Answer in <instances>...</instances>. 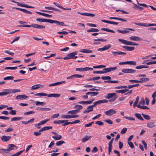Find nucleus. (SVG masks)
I'll list each match as a JSON object with an SVG mask.
<instances>
[{
    "label": "nucleus",
    "mask_w": 156,
    "mask_h": 156,
    "mask_svg": "<svg viewBox=\"0 0 156 156\" xmlns=\"http://www.w3.org/2000/svg\"><path fill=\"white\" fill-rule=\"evenodd\" d=\"M101 78L104 80H110L111 79V77L109 76H102L101 77Z\"/></svg>",
    "instance_id": "54"
},
{
    "label": "nucleus",
    "mask_w": 156,
    "mask_h": 156,
    "mask_svg": "<svg viewBox=\"0 0 156 156\" xmlns=\"http://www.w3.org/2000/svg\"><path fill=\"white\" fill-rule=\"evenodd\" d=\"M23 119V118L21 117H14L11 119V121H16L19 120Z\"/></svg>",
    "instance_id": "40"
},
{
    "label": "nucleus",
    "mask_w": 156,
    "mask_h": 156,
    "mask_svg": "<svg viewBox=\"0 0 156 156\" xmlns=\"http://www.w3.org/2000/svg\"><path fill=\"white\" fill-rule=\"evenodd\" d=\"M112 140H111L109 142L108 144V154H109L111 152L112 149V144L113 142Z\"/></svg>",
    "instance_id": "15"
},
{
    "label": "nucleus",
    "mask_w": 156,
    "mask_h": 156,
    "mask_svg": "<svg viewBox=\"0 0 156 156\" xmlns=\"http://www.w3.org/2000/svg\"><path fill=\"white\" fill-rule=\"evenodd\" d=\"M32 27L34 28H37L38 29H44L45 28V26H44L39 25L38 24H32Z\"/></svg>",
    "instance_id": "8"
},
{
    "label": "nucleus",
    "mask_w": 156,
    "mask_h": 156,
    "mask_svg": "<svg viewBox=\"0 0 156 156\" xmlns=\"http://www.w3.org/2000/svg\"><path fill=\"white\" fill-rule=\"evenodd\" d=\"M142 115L145 119L147 120H149L150 119V117L149 115L143 113H142Z\"/></svg>",
    "instance_id": "43"
},
{
    "label": "nucleus",
    "mask_w": 156,
    "mask_h": 156,
    "mask_svg": "<svg viewBox=\"0 0 156 156\" xmlns=\"http://www.w3.org/2000/svg\"><path fill=\"white\" fill-rule=\"evenodd\" d=\"M59 115L58 113L53 114L51 118V119H53L55 118H57L59 116Z\"/></svg>",
    "instance_id": "58"
},
{
    "label": "nucleus",
    "mask_w": 156,
    "mask_h": 156,
    "mask_svg": "<svg viewBox=\"0 0 156 156\" xmlns=\"http://www.w3.org/2000/svg\"><path fill=\"white\" fill-rule=\"evenodd\" d=\"M105 98L107 99L111 98L109 100L110 102L114 101L117 98L116 94L113 93L108 94L105 96Z\"/></svg>",
    "instance_id": "1"
},
{
    "label": "nucleus",
    "mask_w": 156,
    "mask_h": 156,
    "mask_svg": "<svg viewBox=\"0 0 156 156\" xmlns=\"http://www.w3.org/2000/svg\"><path fill=\"white\" fill-rule=\"evenodd\" d=\"M24 151V150L22 151H21L14 154L11 155V156H19V155L21 154Z\"/></svg>",
    "instance_id": "45"
},
{
    "label": "nucleus",
    "mask_w": 156,
    "mask_h": 156,
    "mask_svg": "<svg viewBox=\"0 0 156 156\" xmlns=\"http://www.w3.org/2000/svg\"><path fill=\"white\" fill-rule=\"evenodd\" d=\"M27 97L28 96L25 94L19 95L16 96V99L17 100H23L27 98Z\"/></svg>",
    "instance_id": "5"
},
{
    "label": "nucleus",
    "mask_w": 156,
    "mask_h": 156,
    "mask_svg": "<svg viewBox=\"0 0 156 156\" xmlns=\"http://www.w3.org/2000/svg\"><path fill=\"white\" fill-rule=\"evenodd\" d=\"M106 67V66L105 65H100L99 66H93V68H94L95 69H97V68H104Z\"/></svg>",
    "instance_id": "52"
},
{
    "label": "nucleus",
    "mask_w": 156,
    "mask_h": 156,
    "mask_svg": "<svg viewBox=\"0 0 156 156\" xmlns=\"http://www.w3.org/2000/svg\"><path fill=\"white\" fill-rule=\"evenodd\" d=\"M65 142L63 140L59 141L56 142V144L57 146H60L62 144H65Z\"/></svg>",
    "instance_id": "34"
},
{
    "label": "nucleus",
    "mask_w": 156,
    "mask_h": 156,
    "mask_svg": "<svg viewBox=\"0 0 156 156\" xmlns=\"http://www.w3.org/2000/svg\"><path fill=\"white\" fill-rule=\"evenodd\" d=\"M147 126L148 127L150 128H153L156 126V125H155L154 122H148L147 123Z\"/></svg>",
    "instance_id": "16"
},
{
    "label": "nucleus",
    "mask_w": 156,
    "mask_h": 156,
    "mask_svg": "<svg viewBox=\"0 0 156 156\" xmlns=\"http://www.w3.org/2000/svg\"><path fill=\"white\" fill-rule=\"evenodd\" d=\"M14 79V77L12 76H8L4 78V80H13Z\"/></svg>",
    "instance_id": "51"
},
{
    "label": "nucleus",
    "mask_w": 156,
    "mask_h": 156,
    "mask_svg": "<svg viewBox=\"0 0 156 156\" xmlns=\"http://www.w3.org/2000/svg\"><path fill=\"white\" fill-rule=\"evenodd\" d=\"M78 112L77 111V110H73L70 111L68 112L67 113L69 114H75L77 113Z\"/></svg>",
    "instance_id": "41"
},
{
    "label": "nucleus",
    "mask_w": 156,
    "mask_h": 156,
    "mask_svg": "<svg viewBox=\"0 0 156 156\" xmlns=\"http://www.w3.org/2000/svg\"><path fill=\"white\" fill-rule=\"evenodd\" d=\"M17 66L15 67H5V69H11V70H14L17 69Z\"/></svg>",
    "instance_id": "46"
},
{
    "label": "nucleus",
    "mask_w": 156,
    "mask_h": 156,
    "mask_svg": "<svg viewBox=\"0 0 156 156\" xmlns=\"http://www.w3.org/2000/svg\"><path fill=\"white\" fill-rule=\"evenodd\" d=\"M6 91H7V92H9V94L10 93H15L16 92L20 91V90L18 89L6 90Z\"/></svg>",
    "instance_id": "18"
},
{
    "label": "nucleus",
    "mask_w": 156,
    "mask_h": 156,
    "mask_svg": "<svg viewBox=\"0 0 156 156\" xmlns=\"http://www.w3.org/2000/svg\"><path fill=\"white\" fill-rule=\"evenodd\" d=\"M145 104V101L144 98L142 99L140 101L139 105H144Z\"/></svg>",
    "instance_id": "63"
},
{
    "label": "nucleus",
    "mask_w": 156,
    "mask_h": 156,
    "mask_svg": "<svg viewBox=\"0 0 156 156\" xmlns=\"http://www.w3.org/2000/svg\"><path fill=\"white\" fill-rule=\"evenodd\" d=\"M93 108L92 107L91 108L90 107H89V106L87 108V109L83 112V113H89V112L93 111Z\"/></svg>",
    "instance_id": "19"
},
{
    "label": "nucleus",
    "mask_w": 156,
    "mask_h": 156,
    "mask_svg": "<svg viewBox=\"0 0 156 156\" xmlns=\"http://www.w3.org/2000/svg\"><path fill=\"white\" fill-rule=\"evenodd\" d=\"M111 47V45L110 44H109L108 45H106L104 46V47H103V48H104V50L105 51Z\"/></svg>",
    "instance_id": "64"
},
{
    "label": "nucleus",
    "mask_w": 156,
    "mask_h": 156,
    "mask_svg": "<svg viewBox=\"0 0 156 156\" xmlns=\"http://www.w3.org/2000/svg\"><path fill=\"white\" fill-rule=\"evenodd\" d=\"M129 89H125L118 90V93H120L121 94H123L129 91Z\"/></svg>",
    "instance_id": "28"
},
{
    "label": "nucleus",
    "mask_w": 156,
    "mask_h": 156,
    "mask_svg": "<svg viewBox=\"0 0 156 156\" xmlns=\"http://www.w3.org/2000/svg\"><path fill=\"white\" fill-rule=\"evenodd\" d=\"M98 92H87L86 94L87 95H90L91 97L95 96L97 95L98 94Z\"/></svg>",
    "instance_id": "9"
},
{
    "label": "nucleus",
    "mask_w": 156,
    "mask_h": 156,
    "mask_svg": "<svg viewBox=\"0 0 156 156\" xmlns=\"http://www.w3.org/2000/svg\"><path fill=\"white\" fill-rule=\"evenodd\" d=\"M110 116L115 114L116 112V111L114 109H110Z\"/></svg>",
    "instance_id": "60"
},
{
    "label": "nucleus",
    "mask_w": 156,
    "mask_h": 156,
    "mask_svg": "<svg viewBox=\"0 0 156 156\" xmlns=\"http://www.w3.org/2000/svg\"><path fill=\"white\" fill-rule=\"evenodd\" d=\"M127 129L126 128H124L122 129L121 130V134H125L127 131Z\"/></svg>",
    "instance_id": "57"
},
{
    "label": "nucleus",
    "mask_w": 156,
    "mask_h": 156,
    "mask_svg": "<svg viewBox=\"0 0 156 156\" xmlns=\"http://www.w3.org/2000/svg\"><path fill=\"white\" fill-rule=\"evenodd\" d=\"M128 145L132 148H134V146L133 144L131 141H128Z\"/></svg>",
    "instance_id": "61"
},
{
    "label": "nucleus",
    "mask_w": 156,
    "mask_h": 156,
    "mask_svg": "<svg viewBox=\"0 0 156 156\" xmlns=\"http://www.w3.org/2000/svg\"><path fill=\"white\" fill-rule=\"evenodd\" d=\"M14 147L17 148V147H16L15 145L14 144H10L8 145V148L9 150V151H10L12 150Z\"/></svg>",
    "instance_id": "24"
},
{
    "label": "nucleus",
    "mask_w": 156,
    "mask_h": 156,
    "mask_svg": "<svg viewBox=\"0 0 156 156\" xmlns=\"http://www.w3.org/2000/svg\"><path fill=\"white\" fill-rule=\"evenodd\" d=\"M52 137L55 140H60L62 138V136L60 135H58L56 136H53Z\"/></svg>",
    "instance_id": "30"
},
{
    "label": "nucleus",
    "mask_w": 156,
    "mask_h": 156,
    "mask_svg": "<svg viewBox=\"0 0 156 156\" xmlns=\"http://www.w3.org/2000/svg\"><path fill=\"white\" fill-rule=\"evenodd\" d=\"M34 118H33L31 119L30 120L27 122L22 121V123L23 124H24L25 125H27L28 124L30 123L31 122H33L34 121Z\"/></svg>",
    "instance_id": "26"
},
{
    "label": "nucleus",
    "mask_w": 156,
    "mask_h": 156,
    "mask_svg": "<svg viewBox=\"0 0 156 156\" xmlns=\"http://www.w3.org/2000/svg\"><path fill=\"white\" fill-rule=\"evenodd\" d=\"M34 95L35 96H39L40 97L41 96H48V94L44 93H40L35 94Z\"/></svg>",
    "instance_id": "25"
},
{
    "label": "nucleus",
    "mask_w": 156,
    "mask_h": 156,
    "mask_svg": "<svg viewBox=\"0 0 156 156\" xmlns=\"http://www.w3.org/2000/svg\"><path fill=\"white\" fill-rule=\"evenodd\" d=\"M126 64L136 65V63L135 61H126Z\"/></svg>",
    "instance_id": "37"
},
{
    "label": "nucleus",
    "mask_w": 156,
    "mask_h": 156,
    "mask_svg": "<svg viewBox=\"0 0 156 156\" xmlns=\"http://www.w3.org/2000/svg\"><path fill=\"white\" fill-rule=\"evenodd\" d=\"M78 103L81 104L83 105H88L90 104L91 102H89V101H80L78 102Z\"/></svg>",
    "instance_id": "27"
},
{
    "label": "nucleus",
    "mask_w": 156,
    "mask_h": 156,
    "mask_svg": "<svg viewBox=\"0 0 156 156\" xmlns=\"http://www.w3.org/2000/svg\"><path fill=\"white\" fill-rule=\"evenodd\" d=\"M11 138L10 136H3L1 138V140L3 142H6Z\"/></svg>",
    "instance_id": "7"
},
{
    "label": "nucleus",
    "mask_w": 156,
    "mask_h": 156,
    "mask_svg": "<svg viewBox=\"0 0 156 156\" xmlns=\"http://www.w3.org/2000/svg\"><path fill=\"white\" fill-rule=\"evenodd\" d=\"M54 23L58 24L59 25L61 26H64V23L62 22H60L58 21L54 20Z\"/></svg>",
    "instance_id": "35"
},
{
    "label": "nucleus",
    "mask_w": 156,
    "mask_h": 156,
    "mask_svg": "<svg viewBox=\"0 0 156 156\" xmlns=\"http://www.w3.org/2000/svg\"><path fill=\"white\" fill-rule=\"evenodd\" d=\"M129 39L132 41H141L142 38L136 36H132L129 37Z\"/></svg>",
    "instance_id": "6"
},
{
    "label": "nucleus",
    "mask_w": 156,
    "mask_h": 156,
    "mask_svg": "<svg viewBox=\"0 0 156 156\" xmlns=\"http://www.w3.org/2000/svg\"><path fill=\"white\" fill-rule=\"evenodd\" d=\"M36 109L37 110H39L44 112L46 110L50 111L51 110V109L49 108H41L40 107H38L36 108Z\"/></svg>",
    "instance_id": "10"
},
{
    "label": "nucleus",
    "mask_w": 156,
    "mask_h": 156,
    "mask_svg": "<svg viewBox=\"0 0 156 156\" xmlns=\"http://www.w3.org/2000/svg\"><path fill=\"white\" fill-rule=\"evenodd\" d=\"M129 82L131 83H139V81L138 80H129Z\"/></svg>",
    "instance_id": "56"
},
{
    "label": "nucleus",
    "mask_w": 156,
    "mask_h": 156,
    "mask_svg": "<svg viewBox=\"0 0 156 156\" xmlns=\"http://www.w3.org/2000/svg\"><path fill=\"white\" fill-rule=\"evenodd\" d=\"M87 31V32L88 33L94 32H95L99 31V30L97 29L91 28L90 30H88Z\"/></svg>",
    "instance_id": "32"
},
{
    "label": "nucleus",
    "mask_w": 156,
    "mask_h": 156,
    "mask_svg": "<svg viewBox=\"0 0 156 156\" xmlns=\"http://www.w3.org/2000/svg\"><path fill=\"white\" fill-rule=\"evenodd\" d=\"M49 120H50L49 119H46L44 120L41 121L39 123H38L37 124H36V125H37L38 126H40V125L44 124H45L47 122L49 121Z\"/></svg>",
    "instance_id": "21"
},
{
    "label": "nucleus",
    "mask_w": 156,
    "mask_h": 156,
    "mask_svg": "<svg viewBox=\"0 0 156 156\" xmlns=\"http://www.w3.org/2000/svg\"><path fill=\"white\" fill-rule=\"evenodd\" d=\"M36 105H40L41 106L44 105H45V103L43 102H40L39 101H37L35 103Z\"/></svg>",
    "instance_id": "44"
},
{
    "label": "nucleus",
    "mask_w": 156,
    "mask_h": 156,
    "mask_svg": "<svg viewBox=\"0 0 156 156\" xmlns=\"http://www.w3.org/2000/svg\"><path fill=\"white\" fill-rule=\"evenodd\" d=\"M12 2L16 3L17 5L18 6H20L22 7H23V5L24 4H23L22 3H21L20 2H16L15 1H12Z\"/></svg>",
    "instance_id": "55"
},
{
    "label": "nucleus",
    "mask_w": 156,
    "mask_h": 156,
    "mask_svg": "<svg viewBox=\"0 0 156 156\" xmlns=\"http://www.w3.org/2000/svg\"><path fill=\"white\" fill-rule=\"evenodd\" d=\"M74 108H76V110L79 112L80 110L82 109L83 107L80 105H76L74 107Z\"/></svg>",
    "instance_id": "22"
},
{
    "label": "nucleus",
    "mask_w": 156,
    "mask_h": 156,
    "mask_svg": "<svg viewBox=\"0 0 156 156\" xmlns=\"http://www.w3.org/2000/svg\"><path fill=\"white\" fill-rule=\"evenodd\" d=\"M117 69L116 67H109L108 68H104L103 69V73H107L112 71L116 70Z\"/></svg>",
    "instance_id": "2"
},
{
    "label": "nucleus",
    "mask_w": 156,
    "mask_h": 156,
    "mask_svg": "<svg viewBox=\"0 0 156 156\" xmlns=\"http://www.w3.org/2000/svg\"><path fill=\"white\" fill-rule=\"evenodd\" d=\"M38 14L42 15L43 16H46L48 17L51 18L52 17V16L46 13H43L40 12H36Z\"/></svg>",
    "instance_id": "17"
},
{
    "label": "nucleus",
    "mask_w": 156,
    "mask_h": 156,
    "mask_svg": "<svg viewBox=\"0 0 156 156\" xmlns=\"http://www.w3.org/2000/svg\"><path fill=\"white\" fill-rule=\"evenodd\" d=\"M122 48H125L127 51H133L135 48L134 47H129L127 46H123Z\"/></svg>",
    "instance_id": "11"
},
{
    "label": "nucleus",
    "mask_w": 156,
    "mask_h": 156,
    "mask_svg": "<svg viewBox=\"0 0 156 156\" xmlns=\"http://www.w3.org/2000/svg\"><path fill=\"white\" fill-rule=\"evenodd\" d=\"M80 52H82L84 53H92L93 51L87 49H82L79 50Z\"/></svg>",
    "instance_id": "12"
},
{
    "label": "nucleus",
    "mask_w": 156,
    "mask_h": 156,
    "mask_svg": "<svg viewBox=\"0 0 156 156\" xmlns=\"http://www.w3.org/2000/svg\"><path fill=\"white\" fill-rule=\"evenodd\" d=\"M136 70L132 69H124L122 70V72L125 73H135Z\"/></svg>",
    "instance_id": "3"
},
{
    "label": "nucleus",
    "mask_w": 156,
    "mask_h": 156,
    "mask_svg": "<svg viewBox=\"0 0 156 156\" xmlns=\"http://www.w3.org/2000/svg\"><path fill=\"white\" fill-rule=\"evenodd\" d=\"M6 90H5L4 91L2 92H0V96H4L8 95L9 94V92H7L6 91Z\"/></svg>",
    "instance_id": "31"
},
{
    "label": "nucleus",
    "mask_w": 156,
    "mask_h": 156,
    "mask_svg": "<svg viewBox=\"0 0 156 156\" xmlns=\"http://www.w3.org/2000/svg\"><path fill=\"white\" fill-rule=\"evenodd\" d=\"M74 77L75 78H80L83 77L84 76L80 74H74Z\"/></svg>",
    "instance_id": "59"
},
{
    "label": "nucleus",
    "mask_w": 156,
    "mask_h": 156,
    "mask_svg": "<svg viewBox=\"0 0 156 156\" xmlns=\"http://www.w3.org/2000/svg\"><path fill=\"white\" fill-rule=\"evenodd\" d=\"M13 130V129L12 128L9 127L5 130V132H8L12 131Z\"/></svg>",
    "instance_id": "62"
},
{
    "label": "nucleus",
    "mask_w": 156,
    "mask_h": 156,
    "mask_svg": "<svg viewBox=\"0 0 156 156\" xmlns=\"http://www.w3.org/2000/svg\"><path fill=\"white\" fill-rule=\"evenodd\" d=\"M135 24L136 25H138V26L145 27H147V23H135Z\"/></svg>",
    "instance_id": "29"
},
{
    "label": "nucleus",
    "mask_w": 156,
    "mask_h": 156,
    "mask_svg": "<svg viewBox=\"0 0 156 156\" xmlns=\"http://www.w3.org/2000/svg\"><path fill=\"white\" fill-rule=\"evenodd\" d=\"M135 116L137 118L141 120L144 121V119L141 115L139 113H136L135 114Z\"/></svg>",
    "instance_id": "20"
},
{
    "label": "nucleus",
    "mask_w": 156,
    "mask_h": 156,
    "mask_svg": "<svg viewBox=\"0 0 156 156\" xmlns=\"http://www.w3.org/2000/svg\"><path fill=\"white\" fill-rule=\"evenodd\" d=\"M91 137V136H86L84 137L83 138L81 139V141L83 143H84L90 139Z\"/></svg>",
    "instance_id": "13"
},
{
    "label": "nucleus",
    "mask_w": 156,
    "mask_h": 156,
    "mask_svg": "<svg viewBox=\"0 0 156 156\" xmlns=\"http://www.w3.org/2000/svg\"><path fill=\"white\" fill-rule=\"evenodd\" d=\"M118 40L124 44L126 45L127 44V41L126 40L119 39Z\"/></svg>",
    "instance_id": "48"
},
{
    "label": "nucleus",
    "mask_w": 156,
    "mask_h": 156,
    "mask_svg": "<svg viewBox=\"0 0 156 156\" xmlns=\"http://www.w3.org/2000/svg\"><path fill=\"white\" fill-rule=\"evenodd\" d=\"M140 85V84L138 83H136L132 85H128V89H131L134 87H136Z\"/></svg>",
    "instance_id": "36"
},
{
    "label": "nucleus",
    "mask_w": 156,
    "mask_h": 156,
    "mask_svg": "<svg viewBox=\"0 0 156 156\" xmlns=\"http://www.w3.org/2000/svg\"><path fill=\"white\" fill-rule=\"evenodd\" d=\"M40 84H36L32 86L31 90H36L40 88Z\"/></svg>",
    "instance_id": "33"
},
{
    "label": "nucleus",
    "mask_w": 156,
    "mask_h": 156,
    "mask_svg": "<svg viewBox=\"0 0 156 156\" xmlns=\"http://www.w3.org/2000/svg\"><path fill=\"white\" fill-rule=\"evenodd\" d=\"M62 119H70L72 118L71 115H63L61 116Z\"/></svg>",
    "instance_id": "39"
},
{
    "label": "nucleus",
    "mask_w": 156,
    "mask_h": 156,
    "mask_svg": "<svg viewBox=\"0 0 156 156\" xmlns=\"http://www.w3.org/2000/svg\"><path fill=\"white\" fill-rule=\"evenodd\" d=\"M139 97L138 96H137L136 98V101L134 102L133 105V106L134 108H135L136 106L137 105V103H138L139 100Z\"/></svg>",
    "instance_id": "38"
},
{
    "label": "nucleus",
    "mask_w": 156,
    "mask_h": 156,
    "mask_svg": "<svg viewBox=\"0 0 156 156\" xmlns=\"http://www.w3.org/2000/svg\"><path fill=\"white\" fill-rule=\"evenodd\" d=\"M127 45H133V46H138L139 44H138L134 42L129 41H127Z\"/></svg>",
    "instance_id": "23"
},
{
    "label": "nucleus",
    "mask_w": 156,
    "mask_h": 156,
    "mask_svg": "<svg viewBox=\"0 0 156 156\" xmlns=\"http://www.w3.org/2000/svg\"><path fill=\"white\" fill-rule=\"evenodd\" d=\"M118 32L123 34H126L129 32V31L126 30H118Z\"/></svg>",
    "instance_id": "53"
},
{
    "label": "nucleus",
    "mask_w": 156,
    "mask_h": 156,
    "mask_svg": "<svg viewBox=\"0 0 156 156\" xmlns=\"http://www.w3.org/2000/svg\"><path fill=\"white\" fill-rule=\"evenodd\" d=\"M64 122L62 120L55 121L53 122V123L57 124H62L64 123Z\"/></svg>",
    "instance_id": "50"
},
{
    "label": "nucleus",
    "mask_w": 156,
    "mask_h": 156,
    "mask_svg": "<svg viewBox=\"0 0 156 156\" xmlns=\"http://www.w3.org/2000/svg\"><path fill=\"white\" fill-rule=\"evenodd\" d=\"M137 107L139 108H140L141 109H149V108L147 106H140V105H138L137 106Z\"/></svg>",
    "instance_id": "42"
},
{
    "label": "nucleus",
    "mask_w": 156,
    "mask_h": 156,
    "mask_svg": "<svg viewBox=\"0 0 156 156\" xmlns=\"http://www.w3.org/2000/svg\"><path fill=\"white\" fill-rule=\"evenodd\" d=\"M54 20H52L51 19H44V22H48L51 23H54Z\"/></svg>",
    "instance_id": "47"
},
{
    "label": "nucleus",
    "mask_w": 156,
    "mask_h": 156,
    "mask_svg": "<svg viewBox=\"0 0 156 156\" xmlns=\"http://www.w3.org/2000/svg\"><path fill=\"white\" fill-rule=\"evenodd\" d=\"M149 80V79L147 78H141L138 81L139 82V83H143L144 82L148 81Z\"/></svg>",
    "instance_id": "14"
},
{
    "label": "nucleus",
    "mask_w": 156,
    "mask_h": 156,
    "mask_svg": "<svg viewBox=\"0 0 156 156\" xmlns=\"http://www.w3.org/2000/svg\"><path fill=\"white\" fill-rule=\"evenodd\" d=\"M77 51H75L71 53H69L67 55L68 56H69L70 58H77V56H75V55L77 54Z\"/></svg>",
    "instance_id": "4"
},
{
    "label": "nucleus",
    "mask_w": 156,
    "mask_h": 156,
    "mask_svg": "<svg viewBox=\"0 0 156 156\" xmlns=\"http://www.w3.org/2000/svg\"><path fill=\"white\" fill-rule=\"evenodd\" d=\"M134 8L136 9H138L140 10H142L144 9L143 7H141L137 5H136L134 4Z\"/></svg>",
    "instance_id": "49"
}]
</instances>
